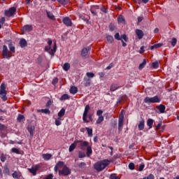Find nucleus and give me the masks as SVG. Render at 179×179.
<instances>
[{
  "label": "nucleus",
  "instance_id": "nucleus-13",
  "mask_svg": "<svg viewBox=\"0 0 179 179\" xmlns=\"http://www.w3.org/2000/svg\"><path fill=\"white\" fill-rule=\"evenodd\" d=\"M0 94L1 95H4V96H6V94H7L6 85H5L4 83H2L1 86H0Z\"/></svg>",
  "mask_w": 179,
  "mask_h": 179
},
{
  "label": "nucleus",
  "instance_id": "nucleus-7",
  "mask_svg": "<svg viewBox=\"0 0 179 179\" xmlns=\"http://www.w3.org/2000/svg\"><path fill=\"white\" fill-rule=\"evenodd\" d=\"M71 174V169L68 168V166L66 165L64 166V168L61 170H59V176H69Z\"/></svg>",
  "mask_w": 179,
  "mask_h": 179
},
{
  "label": "nucleus",
  "instance_id": "nucleus-11",
  "mask_svg": "<svg viewBox=\"0 0 179 179\" xmlns=\"http://www.w3.org/2000/svg\"><path fill=\"white\" fill-rule=\"evenodd\" d=\"M65 166H66V165H65V163H64V162H62V161H59V162L56 164V165H55V168H54V170H55V173H58V171H59V170H61V169H62L64 167H65Z\"/></svg>",
  "mask_w": 179,
  "mask_h": 179
},
{
  "label": "nucleus",
  "instance_id": "nucleus-3",
  "mask_svg": "<svg viewBox=\"0 0 179 179\" xmlns=\"http://www.w3.org/2000/svg\"><path fill=\"white\" fill-rule=\"evenodd\" d=\"M41 169L40 164L32 166L31 168H28V171L32 174V176H37V171Z\"/></svg>",
  "mask_w": 179,
  "mask_h": 179
},
{
  "label": "nucleus",
  "instance_id": "nucleus-17",
  "mask_svg": "<svg viewBox=\"0 0 179 179\" xmlns=\"http://www.w3.org/2000/svg\"><path fill=\"white\" fill-rule=\"evenodd\" d=\"M91 48L90 46H88L87 48H83L81 51V55L82 57H86L87 55V52L90 51Z\"/></svg>",
  "mask_w": 179,
  "mask_h": 179
},
{
  "label": "nucleus",
  "instance_id": "nucleus-41",
  "mask_svg": "<svg viewBox=\"0 0 179 179\" xmlns=\"http://www.w3.org/2000/svg\"><path fill=\"white\" fill-rule=\"evenodd\" d=\"M61 124H62V122H61V117H58L55 120V125H57V127H59Z\"/></svg>",
  "mask_w": 179,
  "mask_h": 179
},
{
  "label": "nucleus",
  "instance_id": "nucleus-2",
  "mask_svg": "<svg viewBox=\"0 0 179 179\" xmlns=\"http://www.w3.org/2000/svg\"><path fill=\"white\" fill-rule=\"evenodd\" d=\"M110 162L108 159H104L103 161L95 163L94 168L95 170H96V171H103V170H104V169H106L107 166L110 164Z\"/></svg>",
  "mask_w": 179,
  "mask_h": 179
},
{
  "label": "nucleus",
  "instance_id": "nucleus-47",
  "mask_svg": "<svg viewBox=\"0 0 179 179\" xmlns=\"http://www.w3.org/2000/svg\"><path fill=\"white\" fill-rule=\"evenodd\" d=\"M17 120L18 122H22V120H24V116L21 114H19Z\"/></svg>",
  "mask_w": 179,
  "mask_h": 179
},
{
  "label": "nucleus",
  "instance_id": "nucleus-16",
  "mask_svg": "<svg viewBox=\"0 0 179 179\" xmlns=\"http://www.w3.org/2000/svg\"><path fill=\"white\" fill-rule=\"evenodd\" d=\"M99 9H100L99 6H92L90 8V12L94 16H96L97 15V10H99Z\"/></svg>",
  "mask_w": 179,
  "mask_h": 179
},
{
  "label": "nucleus",
  "instance_id": "nucleus-64",
  "mask_svg": "<svg viewBox=\"0 0 179 179\" xmlns=\"http://www.w3.org/2000/svg\"><path fill=\"white\" fill-rule=\"evenodd\" d=\"M148 179H155V176L153 174H150L148 177Z\"/></svg>",
  "mask_w": 179,
  "mask_h": 179
},
{
  "label": "nucleus",
  "instance_id": "nucleus-23",
  "mask_svg": "<svg viewBox=\"0 0 179 179\" xmlns=\"http://www.w3.org/2000/svg\"><path fill=\"white\" fill-rule=\"evenodd\" d=\"M42 157L44 160L48 161L52 157V155L51 154H43Z\"/></svg>",
  "mask_w": 179,
  "mask_h": 179
},
{
  "label": "nucleus",
  "instance_id": "nucleus-62",
  "mask_svg": "<svg viewBox=\"0 0 179 179\" xmlns=\"http://www.w3.org/2000/svg\"><path fill=\"white\" fill-rule=\"evenodd\" d=\"M57 82H58V78H55L52 80V85H57Z\"/></svg>",
  "mask_w": 179,
  "mask_h": 179
},
{
  "label": "nucleus",
  "instance_id": "nucleus-20",
  "mask_svg": "<svg viewBox=\"0 0 179 179\" xmlns=\"http://www.w3.org/2000/svg\"><path fill=\"white\" fill-rule=\"evenodd\" d=\"M23 31H31L33 30V26L31 25H25L22 28Z\"/></svg>",
  "mask_w": 179,
  "mask_h": 179
},
{
  "label": "nucleus",
  "instance_id": "nucleus-45",
  "mask_svg": "<svg viewBox=\"0 0 179 179\" xmlns=\"http://www.w3.org/2000/svg\"><path fill=\"white\" fill-rule=\"evenodd\" d=\"M117 21L119 23H125V19H124V17H122V16H120L117 18Z\"/></svg>",
  "mask_w": 179,
  "mask_h": 179
},
{
  "label": "nucleus",
  "instance_id": "nucleus-30",
  "mask_svg": "<svg viewBox=\"0 0 179 179\" xmlns=\"http://www.w3.org/2000/svg\"><path fill=\"white\" fill-rule=\"evenodd\" d=\"M58 117L62 118V117H64L65 115V108H62L60 111L58 113Z\"/></svg>",
  "mask_w": 179,
  "mask_h": 179
},
{
  "label": "nucleus",
  "instance_id": "nucleus-1",
  "mask_svg": "<svg viewBox=\"0 0 179 179\" xmlns=\"http://www.w3.org/2000/svg\"><path fill=\"white\" fill-rule=\"evenodd\" d=\"M45 50L47 51L50 55H54L57 52V42H55L52 45V40L48 39V45L45 47Z\"/></svg>",
  "mask_w": 179,
  "mask_h": 179
},
{
  "label": "nucleus",
  "instance_id": "nucleus-55",
  "mask_svg": "<svg viewBox=\"0 0 179 179\" xmlns=\"http://www.w3.org/2000/svg\"><path fill=\"white\" fill-rule=\"evenodd\" d=\"M87 76L88 78H94V73H93L92 72H87Z\"/></svg>",
  "mask_w": 179,
  "mask_h": 179
},
{
  "label": "nucleus",
  "instance_id": "nucleus-15",
  "mask_svg": "<svg viewBox=\"0 0 179 179\" xmlns=\"http://www.w3.org/2000/svg\"><path fill=\"white\" fill-rule=\"evenodd\" d=\"M135 33L138 38V40H142L143 38V36H145V34L143 33V31L141 29H136Z\"/></svg>",
  "mask_w": 179,
  "mask_h": 179
},
{
  "label": "nucleus",
  "instance_id": "nucleus-33",
  "mask_svg": "<svg viewBox=\"0 0 179 179\" xmlns=\"http://www.w3.org/2000/svg\"><path fill=\"white\" fill-rule=\"evenodd\" d=\"M71 69V64H69V63H65L63 66V69L64 71H69V69Z\"/></svg>",
  "mask_w": 179,
  "mask_h": 179
},
{
  "label": "nucleus",
  "instance_id": "nucleus-26",
  "mask_svg": "<svg viewBox=\"0 0 179 179\" xmlns=\"http://www.w3.org/2000/svg\"><path fill=\"white\" fill-rule=\"evenodd\" d=\"M87 156L89 157L93 153V150H92V145H89L87 147Z\"/></svg>",
  "mask_w": 179,
  "mask_h": 179
},
{
  "label": "nucleus",
  "instance_id": "nucleus-31",
  "mask_svg": "<svg viewBox=\"0 0 179 179\" xmlns=\"http://www.w3.org/2000/svg\"><path fill=\"white\" fill-rule=\"evenodd\" d=\"M85 129L87 132L88 136H90V137L93 136V129H90L89 127H86Z\"/></svg>",
  "mask_w": 179,
  "mask_h": 179
},
{
  "label": "nucleus",
  "instance_id": "nucleus-42",
  "mask_svg": "<svg viewBox=\"0 0 179 179\" xmlns=\"http://www.w3.org/2000/svg\"><path fill=\"white\" fill-rule=\"evenodd\" d=\"M28 132H29L31 136H33L34 135V129L33 127H28Z\"/></svg>",
  "mask_w": 179,
  "mask_h": 179
},
{
  "label": "nucleus",
  "instance_id": "nucleus-35",
  "mask_svg": "<svg viewBox=\"0 0 179 179\" xmlns=\"http://www.w3.org/2000/svg\"><path fill=\"white\" fill-rule=\"evenodd\" d=\"M20 47L23 48V47H26V45H27V42L26 41V40L22 39L20 41Z\"/></svg>",
  "mask_w": 179,
  "mask_h": 179
},
{
  "label": "nucleus",
  "instance_id": "nucleus-60",
  "mask_svg": "<svg viewBox=\"0 0 179 179\" xmlns=\"http://www.w3.org/2000/svg\"><path fill=\"white\" fill-rule=\"evenodd\" d=\"M53 101L52 100H49L47 103H46V107H50V106H51L52 104Z\"/></svg>",
  "mask_w": 179,
  "mask_h": 179
},
{
  "label": "nucleus",
  "instance_id": "nucleus-44",
  "mask_svg": "<svg viewBox=\"0 0 179 179\" xmlns=\"http://www.w3.org/2000/svg\"><path fill=\"white\" fill-rule=\"evenodd\" d=\"M11 152H13V153H16V155H20V151L17 148H12Z\"/></svg>",
  "mask_w": 179,
  "mask_h": 179
},
{
  "label": "nucleus",
  "instance_id": "nucleus-49",
  "mask_svg": "<svg viewBox=\"0 0 179 179\" xmlns=\"http://www.w3.org/2000/svg\"><path fill=\"white\" fill-rule=\"evenodd\" d=\"M87 117H88L89 122H92V121H93V115L92 113H88L87 114Z\"/></svg>",
  "mask_w": 179,
  "mask_h": 179
},
{
  "label": "nucleus",
  "instance_id": "nucleus-53",
  "mask_svg": "<svg viewBox=\"0 0 179 179\" xmlns=\"http://www.w3.org/2000/svg\"><path fill=\"white\" fill-rule=\"evenodd\" d=\"M12 176H13V178H19V173H17V171H15L13 173V175H12Z\"/></svg>",
  "mask_w": 179,
  "mask_h": 179
},
{
  "label": "nucleus",
  "instance_id": "nucleus-21",
  "mask_svg": "<svg viewBox=\"0 0 179 179\" xmlns=\"http://www.w3.org/2000/svg\"><path fill=\"white\" fill-rule=\"evenodd\" d=\"M120 88V86L118 84H111L110 85V92H115V90H117Z\"/></svg>",
  "mask_w": 179,
  "mask_h": 179
},
{
  "label": "nucleus",
  "instance_id": "nucleus-37",
  "mask_svg": "<svg viewBox=\"0 0 179 179\" xmlns=\"http://www.w3.org/2000/svg\"><path fill=\"white\" fill-rule=\"evenodd\" d=\"M5 22H6L5 17L0 18V29H2V26L5 24Z\"/></svg>",
  "mask_w": 179,
  "mask_h": 179
},
{
  "label": "nucleus",
  "instance_id": "nucleus-50",
  "mask_svg": "<svg viewBox=\"0 0 179 179\" xmlns=\"http://www.w3.org/2000/svg\"><path fill=\"white\" fill-rule=\"evenodd\" d=\"M152 68L156 69L159 68V63L157 62H155L152 64Z\"/></svg>",
  "mask_w": 179,
  "mask_h": 179
},
{
  "label": "nucleus",
  "instance_id": "nucleus-24",
  "mask_svg": "<svg viewBox=\"0 0 179 179\" xmlns=\"http://www.w3.org/2000/svg\"><path fill=\"white\" fill-rule=\"evenodd\" d=\"M70 93L71 94H76V93H78V87H76V86L71 87Z\"/></svg>",
  "mask_w": 179,
  "mask_h": 179
},
{
  "label": "nucleus",
  "instance_id": "nucleus-6",
  "mask_svg": "<svg viewBox=\"0 0 179 179\" xmlns=\"http://www.w3.org/2000/svg\"><path fill=\"white\" fill-rule=\"evenodd\" d=\"M144 102H145L148 104H150L152 103H160V99H159V96H155L151 97V98L149 96H147L145 98Z\"/></svg>",
  "mask_w": 179,
  "mask_h": 179
},
{
  "label": "nucleus",
  "instance_id": "nucleus-59",
  "mask_svg": "<svg viewBox=\"0 0 179 179\" xmlns=\"http://www.w3.org/2000/svg\"><path fill=\"white\" fill-rule=\"evenodd\" d=\"M145 169V164H141L138 167V171H142Z\"/></svg>",
  "mask_w": 179,
  "mask_h": 179
},
{
  "label": "nucleus",
  "instance_id": "nucleus-46",
  "mask_svg": "<svg viewBox=\"0 0 179 179\" xmlns=\"http://www.w3.org/2000/svg\"><path fill=\"white\" fill-rule=\"evenodd\" d=\"M171 44L172 47H176V44H177V38H173L172 41H171Z\"/></svg>",
  "mask_w": 179,
  "mask_h": 179
},
{
  "label": "nucleus",
  "instance_id": "nucleus-18",
  "mask_svg": "<svg viewBox=\"0 0 179 179\" xmlns=\"http://www.w3.org/2000/svg\"><path fill=\"white\" fill-rule=\"evenodd\" d=\"M76 146H78V141H77V140L73 142V143H72V144L69 146V152H73V150H75V149H76Z\"/></svg>",
  "mask_w": 179,
  "mask_h": 179
},
{
  "label": "nucleus",
  "instance_id": "nucleus-56",
  "mask_svg": "<svg viewBox=\"0 0 179 179\" xmlns=\"http://www.w3.org/2000/svg\"><path fill=\"white\" fill-rule=\"evenodd\" d=\"M115 40H117V41L122 40L121 38L120 37V33H116L115 34Z\"/></svg>",
  "mask_w": 179,
  "mask_h": 179
},
{
  "label": "nucleus",
  "instance_id": "nucleus-40",
  "mask_svg": "<svg viewBox=\"0 0 179 179\" xmlns=\"http://www.w3.org/2000/svg\"><path fill=\"white\" fill-rule=\"evenodd\" d=\"M106 38H107V41H108V43H112L114 41V38L113 37V36L108 35L106 36Z\"/></svg>",
  "mask_w": 179,
  "mask_h": 179
},
{
  "label": "nucleus",
  "instance_id": "nucleus-58",
  "mask_svg": "<svg viewBox=\"0 0 179 179\" xmlns=\"http://www.w3.org/2000/svg\"><path fill=\"white\" fill-rule=\"evenodd\" d=\"M78 166L80 167V169H83V167L86 166V163L85 162H81L78 164Z\"/></svg>",
  "mask_w": 179,
  "mask_h": 179
},
{
  "label": "nucleus",
  "instance_id": "nucleus-38",
  "mask_svg": "<svg viewBox=\"0 0 179 179\" xmlns=\"http://www.w3.org/2000/svg\"><path fill=\"white\" fill-rule=\"evenodd\" d=\"M3 173L5 176H9V169L8 166H4Z\"/></svg>",
  "mask_w": 179,
  "mask_h": 179
},
{
  "label": "nucleus",
  "instance_id": "nucleus-28",
  "mask_svg": "<svg viewBox=\"0 0 179 179\" xmlns=\"http://www.w3.org/2000/svg\"><path fill=\"white\" fill-rule=\"evenodd\" d=\"M160 47H163V43H157L155 45H153L150 47V50H155L157 48H160Z\"/></svg>",
  "mask_w": 179,
  "mask_h": 179
},
{
  "label": "nucleus",
  "instance_id": "nucleus-8",
  "mask_svg": "<svg viewBox=\"0 0 179 179\" xmlns=\"http://www.w3.org/2000/svg\"><path fill=\"white\" fill-rule=\"evenodd\" d=\"M89 111H90V106L87 105L85 108V110L83 115V120L87 124L89 122V120H87V115L89 114Z\"/></svg>",
  "mask_w": 179,
  "mask_h": 179
},
{
  "label": "nucleus",
  "instance_id": "nucleus-9",
  "mask_svg": "<svg viewBox=\"0 0 179 179\" xmlns=\"http://www.w3.org/2000/svg\"><path fill=\"white\" fill-rule=\"evenodd\" d=\"M16 13V8L12 7L9 8L8 10H6L4 12L5 16H7V17H10L11 16H14Z\"/></svg>",
  "mask_w": 179,
  "mask_h": 179
},
{
  "label": "nucleus",
  "instance_id": "nucleus-48",
  "mask_svg": "<svg viewBox=\"0 0 179 179\" xmlns=\"http://www.w3.org/2000/svg\"><path fill=\"white\" fill-rule=\"evenodd\" d=\"M68 99H69V96H68L66 94H64L61 96L60 100H68Z\"/></svg>",
  "mask_w": 179,
  "mask_h": 179
},
{
  "label": "nucleus",
  "instance_id": "nucleus-39",
  "mask_svg": "<svg viewBox=\"0 0 179 179\" xmlns=\"http://www.w3.org/2000/svg\"><path fill=\"white\" fill-rule=\"evenodd\" d=\"M78 157L80 159H83L84 157H86V154L82 151H79L78 152Z\"/></svg>",
  "mask_w": 179,
  "mask_h": 179
},
{
  "label": "nucleus",
  "instance_id": "nucleus-43",
  "mask_svg": "<svg viewBox=\"0 0 179 179\" xmlns=\"http://www.w3.org/2000/svg\"><path fill=\"white\" fill-rule=\"evenodd\" d=\"M0 160L1 162H2L3 163H4V162H6V155L1 154V157H0Z\"/></svg>",
  "mask_w": 179,
  "mask_h": 179
},
{
  "label": "nucleus",
  "instance_id": "nucleus-12",
  "mask_svg": "<svg viewBox=\"0 0 179 179\" xmlns=\"http://www.w3.org/2000/svg\"><path fill=\"white\" fill-rule=\"evenodd\" d=\"M124 125V115L121 113L119 115V120H118V131L119 132H121L122 131V127Z\"/></svg>",
  "mask_w": 179,
  "mask_h": 179
},
{
  "label": "nucleus",
  "instance_id": "nucleus-19",
  "mask_svg": "<svg viewBox=\"0 0 179 179\" xmlns=\"http://www.w3.org/2000/svg\"><path fill=\"white\" fill-rule=\"evenodd\" d=\"M157 109L159 110V113H161V114H163V113H164V111H166V106L164 105H159L158 106H157Z\"/></svg>",
  "mask_w": 179,
  "mask_h": 179
},
{
  "label": "nucleus",
  "instance_id": "nucleus-34",
  "mask_svg": "<svg viewBox=\"0 0 179 179\" xmlns=\"http://www.w3.org/2000/svg\"><path fill=\"white\" fill-rule=\"evenodd\" d=\"M48 17L51 19V20H55V16L51 12L47 11Z\"/></svg>",
  "mask_w": 179,
  "mask_h": 179
},
{
  "label": "nucleus",
  "instance_id": "nucleus-51",
  "mask_svg": "<svg viewBox=\"0 0 179 179\" xmlns=\"http://www.w3.org/2000/svg\"><path fill=\"white\" fill-rule=\"evenodd\" d=\"M129 169L130 170H135V164L134 163H130L129 164Z\"/></svg>",
  "mask_w": 179,
  "mask_h": 179
},
{
  "label": "nucleus",
  "instance_id": "nucleus-54",
  "mask_svg": "<svg viewBox=\"0 0 179 179\" xmlns=\"http://www.w3.org/2000/svg\"><path fill=\"white\" fill-rule=\"evenodd\" d=\"M45 179H57V178H54V175L52 173H50L48 175Z\"/></svg>",
  "mask_w": 179,
  "mask_h": 179
},
{
  "label": "nucleus",
  "instance_id": "nucleus-10",
  "mask_svg": "<svg viewBox=\"0 0 179 179\" xmlns=\"http://www.w3.org/2000/svg\"><path fill=\"white\" fill-rule=\"evenodd\" d=\"M96 115L99 117L96 120V124H97L99 125V124H101V122H103V121H104V116H103V110H98L96 111Z\"/></svg>",
  "mask_w": 179,
  "mask_h": 179
},
{
  "label": "nucleus",
  "instance_id": "nucleus-5",
  "mask_svg": "<svg viewBox=\"0 0 179 179\" xmlns=\"http://www.w3.org/2000/svg\"><path fill=\"white\" fill-rule=\"evenodd\" d=\"M77 145L81 150H86L87 148L90 146L89 142L79 140H77Z\"/></svg>",
  "mask_w": 179,
  "mask_h": 179
},
{
  "label": "nucleus",
  "instance_id": "nucleus-52",
  "mask_svg": "<svg viewBox=\"0 0 179 179\" xmlns=\"http://www.w3.org/2000/svg\"><path fill=\"white\" fill-rule=\"evenodd\" d=\"M120 38L126 42L128 41V36H127L125 34L122 35Z\"/></svg>",
  "mask_w": 179,
  "mask_h": 179
},
{
  "label": "nucleus",
  "instance_id": "nucleus-27",
  "mask_svg": "<svg viewBox=\"0 0 179 179\" xmlns=\"http://www.w3.org/2000/svg\"><path fill=\"white\" fill-rule=\"evenodd\" d=\"M153 122H155V121L152 119H148L147 121V125L148 127H149V129H152V127H153Z\"/></svg>",
  "mask_w": 179,
  "mask_h": 179
},
{
  "label": "nucleus",
  "instance_id": "nucleus-4",
  "mask_svg": "<svg viewBox=\"0 0 179 179\" xmlns=\"http://www.w3.org/2000/svg\"><path fill=\"white\" fill-rule=\"evenodd\" d=\"M2 55L3 58H6L7 59L12 58V52H9L6 45H3Z\"/></svg>",
  "mask_w": 179,
  "mask_h": 179
},
{
  "label": "nucleus",
  "instance_id": "nucleus-61",
  "mask_svg": "<svg viewBox=\"0 0 179 179\" xmlns=\"http://www.w3.org/2000/svg\"><path fill=\"white\" fill-rule=\"evenodd\" d=\"M160 127H162V122H159L158 124L156 126V131H159V129H160Z\"/></svg>",
  "mask_w": 179,
  "mask_h": 179
},
{
  "label": "nucleus",
  "instance_id": "nucleus-63",
  "mask_svg": "<svg viewBox=\"0 0 179 179\" xmlns=\"http://www.w3.org/2000/svg\"><path fill=\"white\" fill-rule=\"evenodd\" d=\"M113 66H114V64L113 63H110L109 66L106 67V69L110 70L111 69V68H113Z\"/></svg>",
  "mask_w": 179,
  "mask_h": 179
},
{
  "label": "nucleus",
  "instance_id": "nucleus-25",
  "mask_svg": "<svg viewBox=\"0 0 179 179\" xmlns=\"http://www.w3.org/2000/svg\"><path fill=\"white\" fill-rule=\"evenodd\" d=\"M8 48H9V50H10V52H11V54H12V52H13V54H15V53L16 52L15 46H13V44H12V43H10L8 44Z\"/></svg>",
  "mask_w": 179,
  "mask_h": 179
},
{
  "label": "nucleus",
  "instance_id": "nucleus-14",
  "mask_svg": "<svg viewBox=\"0 0 179 179\" xmlns=\"http://www.w3.org/2000/svg\"><path fill=\"white\" fill-rule=\"evenodd\" d=\"M63 23L67 26V27H71L72 26V20L69 17H66L63 19Z\"/></svg>",
  "mask_w": 179,
  "mask_h": 179
},
{
  "label": "nucleus",
  "instance_id": "nucleus-22",
  "mask_svg": "<svg viewBox=\"0 0 179 179\" xmlns=\"http://www.w3.org/2000/svg\"><path fill=\"white\" fill-rule=\"evenodd\" d=\"M145 129V120H141L138 124V129L139 131H143Z\"/></svg>",
  "mask_w": 179,
  "mask_h": 179
},
{
  "label": "nucleus",
  "instance_id": "nucleus-32",
  "mask_svg": "<svg viewBox=\"0 0 179 179\" xmlns=\"http://www.w3.org/2000/svg\"><path fill=\"white\" fill-rule=\"evenodd\" d=\"M145 66H146V59H144L143 62L141 64H140L139 66H138V69H143V68H145Z\"/></svg>",
  "mask_w": 179,
  "mask_h": 179
},
{
  "label": "nucleus",
  "instance_id": "nucleus-36",
  "mask_svg": "<svg viewBox=\"0 0 179 179\" xmlns=\"http://www.w3.org/2000/svg\"><path fill=\"white\" fill-rule=\"evenodd\" d=\"M57 2L61 3V5H68L69 0H57Z\"/></svg>",
  "mask_w": 179,
  "mask_h": 179
},
{
  "label": "nucleus",
  "instance_id": "nucleus-29",
  "mask_svg": "<svg viewBox=\"0 0 179 179\" xmlns=\"http://www.w3.org/2000/svg\"><path fill=\"white\" fill-rule=\"evenodd\" d=\"M38 113H43V114H50L51 111L49 109H38L37 110Z\"/></svg>",
  "mask_w": 179,
  "mask_h": 179
},
{
  "label": "nucleus",
  "instance_id": "nucleus-57",
  "mask_svg": "<svg viewBox=\"0 0 179 179\" xmlns=\"http://www.w3.org/2000/svg\"><path fill=\"white\" fill-rule=\"evenodd\" d=\"M110 179H120V177L116 176L115 174H112V175H110Z\"/></svg>",
  "mask_w": 179,
  "mask_h": 179
}]
</instances>
